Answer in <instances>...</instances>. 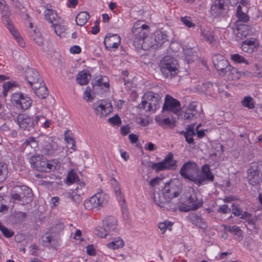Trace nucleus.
<instances>
[{
	"mask_svg": "<svg viewBox=\"0 0 262 262\" xmlns=\"http://www.w3.org/2000/svg\"><path fill=\"white\" fill-rule=\"evenodd\" d=\"M38 142L42 147V151L45 154L50 155L52 154L53 150L57 148V145L52 137L46 135H41L38 137Z\"/></svg>",
	"mask_w": 262,
	"mask_h": 262,
	"instance_id": "obj_12",
	"label": "nucleus"
},
{
	"mask_svg": "<svg viewBox=\"0 0 262 262\" xmlns=\"http://www.w3.org/2000/svg\"><path fill=\"white\" fill-rule=\"evenodd\" d=\"M36 177H40L41 180H38V184L41 186H48L52 184L56 179V176L54 174H37Z\"/></svg>",
	"mask_w": 262,
	"mask_h": 262,
	"instance_id": "obj_29",
	"label": "nucleus"
},
{
	"mask_svg": "<svg viewBox=\"0 0 262 262\" xmlns=\"http://www.w3.org/2000/svg\"><path fill=\"white\" fill-rule=\"evenodd\" d=\"M103 225L110 233L116 229L117 220L113 216H108L103 221Z\"/></svg>",
	"mask_w": 262,
	"mask_h": 262,
	"instance_id": "obj_28",
	"label": "nucleus"
},
{
	"mask_svg": "<svg viewBox=\"0 0 262 262\" xmlns=\"http://www.w3.org/2000/svg\"><path fill=\"white\" fill-rule=\"evenodd\" d=\"M187 206L185 207L184 211H189L190 210H195L198 208L202 207L203 205V202L199 201L196 199L195 195H191L187 199Z\"/></svg>",
	"mask_w": 262,
	"mask_h": 262,
	"instance_id": "obj_24",
	"label": "nucleus"
},
{
	"mask_svg": "<svg viewBox=\"0 0 262 262\" xmlns=\"http://www.w3.org/2000/svg\"><path fill=\"white\" fill-rule=\"evenodd\" d=\"M90 78V75L89 74H87L86 72L82 71L78 73L76 81L80 85H85L88 83Z\"/></svg>",
	"mask_w": 262,
	"mask_h": 262,
	"instance_id": "obj_34",
	"label": "nucleus"
},
{
	"mask_svg": "<svg viewBox=\"0 0 262 262\" xmlns=\"http://www.w3.org/2000/svg\"><path fill=\"white\" fill-rule=\"evenodd\" d=\"M86 252L88 254L90 255H95V250L94 249V247L92 245H89L86 247Z\"/></svg>",
	"mask_w": 262,
	"mask_h": 262,
	"instance_id": "obj_64",
	"label": "nucleus"
},
{
	"mask_svg": "<svg viewBox=\"0 0 262 262\" xmlns=\"http://www.w3.org/2000/svg\"><path fill=\"white\" fill-rule=\"evenodd\" d=\"M201 35L203 39L210 44L214 40L212 32L208 29H204L201 32Z\"/></svg>",
	"mask_w": 262,
	"mask_h": 262,
	"instance_id": "obj_39",
	"label": "nucleus"
},
{
	"mask_svg": "<svg viewBox=\"0 0 262 262\" xmlns=\"http://www.w3.org/2000/svg\"><path fill=\"white\" fill-rule=\"evenodd\" d=\"M149 27L140 22L135 23L132 28V37L133 43L136 48L147 50L154 45L152 38L148 35Z\"/></svg>",
	"mask_w": 262,
	"mask_h": 262,
	"instance_id": "obj_1",
	"label": "nucleus"
},
{
	"mask_svg": "<svg viewBox=\"0 0 262 262\" xmlns=\"http://www.w3.org/2000/svg\"><path fill=\"white\" fill-rule=\"evenodd\" d=\"M93 91L94 93L102 94L109 88L108 80L106 76L101 77L96 81L93 85Z\"/></svg>",
	"mask_w": 262,
	"mask_h": 262,
	"instance_id": "obj_22",
	"label": "nucleus"
},
{
	"mask_svg": "<svg viewBox=\"0 0 262 262\" xmlns=\"http://www.w3.org/2000/svg\"><path fill=\"white\" fill-rule=\"evenodd\" d=\"M121 42V37L117 34H107L104 40L106 49L112 50L118 48Z\"/></svg>",
	"mask_w": 262,
	"mask_h": 262,
	"instance_id": "obj_18",
	"label": "nucleus"
},
{
	"mask_svg": "<svg viewBox=\"0 0 262 262\" xmlns=\"http://www.w3.org/2000/svg\"><path fill=\"white\" fill-rule=\"evenodd\" d=\"M161 96L153 92H148L143 96V99H145L148 102L151 103L154 109L156 111L160 107Z\"/></svg>",
	"mask_w": 262,
	"mask_h": 262,
	"instance_id": "obj_21",
	"label": "nucleus"
},
{
	"mask_svg": "<svg viewBox=\"0 0 262 262\" xmlns=\"http://www.w3.org/2000/svg\"><path fill=\"white\" fill-rule=\"evenodd\" d=\"M214 179V177L210 170L209 165L205 164L201 167V171L199 170L194 184L200 186L203 184L205 181L213 182Z\"/></svg>",
	"mask_w": 262,
	"mask_h": 262,
	"instance_id": "obj_10",
	"label": "nucleus"
},
{
	"mask_svg": "<svg viewBox=\"0 0 262 262\" xmlns=\"http://www.w3.org/2000/svg\"><path fill=\"white\" fill-rule=\"evenodd\" d=\"M226 75L230 76L231 79L233 80L238 79L241 76L240 73L238 70L236 68L232 67L231 65L229 67Z\"/></svg>",
	"mask_w": 262,
	"mask_h": 262,
	"instance_id": "obj_40",
	"label": "nucleus"
},
{
	"mask_svg": "<svg viewBox=\"0 0 262 262\" xmlns=\"http://www.w3.org/2000/svg\"><path fill=\"white\" fill-rule=\"evenodd\" d=\"M16 121L20 128L28 131L31 130L35 125L33 119L24 114H19L17 117Z\"/></svg>",
	"mask_w": 262,
	"mask_h": 262,
	"instance_id": "obj_17",
	"label": "nucleus"
},
{
	"mask_svg": "<svg viewBox=\"0 0 262 262\" xmlns=\"http://www.w3.org/2000/svg\"><path fill=\"white\" fill-rule=\"evenodd\" d=\"M243 42L248 46L249 47L251 48L252 49H253L254 52L257 51V47L259 45L258 40L254 38H251L249 39H246Z\"/></svg>",
	"mask_w": 262,
	"mask_h": 262,
	"instance_id": "obj_43",
	"label": "nucleus"
},
{
	"mask_svg": "<svg viewBox=\"0 0 262 262\" xmlns=\"http://www.w3.org/2000/svg\"><path fill=\"white\" fill-rule=\"evenodd\" d=\"M260 168L257 164H253L248 169V180L249 183L254 186L257 184L260 180Z\"/></svg>",
	"mask_w": 262,
	"mask_h": 262,
	"instance_id": "obj_19",
	"label": "nucleus"
},
{
	"mask_svg": "<svg viewBox=\"0 0 262 262\" xmlns=\"http://www.w3.org/2000/svg\"><path fill=\"white\" fill-rule=\"evenodd\" d=\"M199 170V167L196 163L192 161H188L183 164L180 173L184 178L195 183Z\"/></svg>",
	"mask_w": 262,
	"mask_h": 262,
	"instance_id": "obj_5",
	"label": "nucleus"
},
{
	"mask_svg": "<svg viewBox=\"0 0 262 262\" xmlns=\"http://www.w3.org/2000/svg\"><path fill=\"white\" fill-rule=\"evenodd\" d=\"M1 228L2 229L1 230L6 237H11L14 235V232L11 230H9L8 228L5 226L1 227Z\"/></svg>",
	"mask_w": 262,
	"mask_h": 262,
	"instance_id": "obj_57",
	"label": "nucleus"
},
{
	"mask_svg": "<svg viewBox=\"0 0 262 262\" xmlns=\"http://www.w3.org/2000/svg\"><path fill=\"white\" fill-rule=\"evenodd\" d=\"M90 18L89 14L85 11L80 12L76 17V22L77 25L83 26Z\"/></svg>",
	"mask_w": 262,
	"mask_h": 262,
	"instance_id": "obj_33",
	"label": "nucleus"
},
{
	"mask_svg": "<svg viewBox=\"0 0 262 262\" xmlns=\"http://www.w3.org/2000/svg\"><path fill=\"white\" fill-rule=\"evenodd\" d=\"M13 6L19 10L21 12H25L26 11V9L21 3L18 0H12Z\"/></svg>",
	"mask_w": 262,
	"mask_h": 262,
	"instance_id": "obj_53",
	"label": "nucleus"
},
{
	"mask_svg": "<svg viewBox=\"0 0 262 262\" xmlns=\"http://www.w3.org/2000/svg\"><path fill=\"white\" fill-rule=\"evenodd\" d=\"M26 213L21 211L15 212L13 215L15 223H20L23 222L26 218Z\"/></svg>",
	"mask_w": 262,
	"mask_h": 262,
	"instance_id": "obj_48",
	"label": "nucleus"
},
{
	"mask_svg": "<svg viewBox=\"0 0 262 262\" xmlns=\"http://www.w3.org/2000/svg\"><path fill=\"white\" fill-rule=\"evenodd\" d=\"M158 227L160 229L162 233L164 234L167 228V225L166 222H162L159 224Z\"/></svg>",
	"mask_w": 262,
	"mask_h": 262,
	"instance_id": "obj_62",
	"label": "nucleus"
},
{
	"mask_svg": "<svg viewBox=\"0 0 262 262\" xmlns=\"http://www.w3.org/2000/svg\"><path fill=\"white\" fill-rule=\"evenodd\" d=\"M243 105L249 109H253L255 107L254 99L251 96H246L242 101Z\"/></svg>",
	"mask_w": 262,
	"mask_h": 262,
	"instance_id": "obj_44",
	"label": "nucleus"
},
{
	"mask_svg": "<svg viewBox=\"0 0 262 262\" xmlns=\"http://www.w3.org/2000/svg\"><path fill=\"white\" fill-rule=\"evenodd\" d=\"M9 16H7V21L2 20L3 23L7 25V28L10 30L12 35L14 37L16 40L17 41L19 46L21 47H24L25 45V43L24 41L23 38L21 36H19V33L17 31L16 29H14L13 26L12 24L9 20Z\"/></svg>",
	"mask_w": 262,
	"mask_h": 262,
	"instance_id": "obj_25",
	"label": "nucleus"
},
{
	"mask_svg": "<svg viewBox=\"0 0 262 262\" xmlns=\"http://www.w3.org/2000/svg\"><path fill=\"white\" fill-rule=\"evenodd\" d=\"M231 58L235 63H244L246 65L249 64V61L247 59L238 54L231 55Z\"/></svg>",
	"mask_w": 262,
	"mask_h": 262,
	"instance_id": "obj_42",
	"label": "nucleus"
},
{
	"mask_svg": "<svg viewBox=\"0 0 262 262\" xmlns=\"http://www.w3.org/2000/svg\"><path fill=\"white\" fill-rule=\"evenodd\" d=\"M201 89L202 92L211 94L213 90V84L209 82L204 83L201 86Z\"/></svg>",
	"mask_w": 262,
	"mask_h": 262,
	"instance_id": "obj_47",
	"label": "nucleus"
},
{
	"mask_svg": "<svg viewBox=\"0 0 262 262\" xmlns=\"http://www.w3.org/2000/svg\"><path fill=\"white\" fill-rule=\"evenodd\" d=\"M34 90L36 95L41 99L46 98L48 96V92L47 87L45 85L43 82L42 83H39L38 88H32Z\"/></svg>",
	"mask_w": 262,
	"mask_h": 262,
	"instance_id": "obj_31",
	"label": "nucleus"
},
{
	"mask_svg": "<svg viewBox=\"0 0 262 262\" xmlns=\"http://www.w3.org/2000/svg\"><path fill=\"white\" fill-rule=\"evenodd\" d=\"M177 61L170 56H165L160 62L161 71L167 78H171L178 73Z\"/></svg>",
	"mask_w": 262,
	"mask_h": 262,
	"instance_id": "obj_4",
	"label": "nucleus"
},
{
	"mask_svg": "<svg viewBox=\"0 0 262 262\" xmlns=\"http://www.w3.org/2000/svg\"><path fill=\"white\" fill-rule=\"evenodd\" d=\"M108 121L110 123L117 125H119L121 123V119L118 115L110 118L108 119Z\"/></svg>",
	"mask_w": 262,
	"mask_h": 262,
	"instance_id": "obj_58",
	"label": "nucleus"
},
{
	"mask_svg": "<svg viewBox=\"0 0 262 262\" xmlns=\"http://www.w3.org/2000/svg\"><path fill=\"white\" fill-rule=\"evenodd\" d=\"M91 88L90 86L86 87L85 89L84 94H83V98L86 101H92L93 100V98L91 96Z\"/></svg>",
	"mask_w": 262,
	"mask_h": 262,
	"instance_id": "obj_52",
	"label": "nucleus"
},
{
	"mask_svg": "<svg viewBox=\"0 0 262 262\" xmlns=\"http://www.w3.org/2000/svg\"><path fill=\"white\" fill-rule=\"evenodd\" d=\"M25 76L26 80L32 88H38L39 83L43 82V80L40 77L38 72L33 68H28L26 69Z\"/></svg>",
	"mask_w": 262,
	"mask_h": 262,
	"instance_id": "obj_15",
	"label": "nucleus"
},
{
	"mask_svg": "<svg viewBox=\"0 0 262 262\" xmlns=\"http://www.w3.org/2000/svg\"><path fill=\"white\" fill-rule=\"evenodd\" d=\"M222 227H224V229L225 231H227L231 233H233L234 235H236L239 237H241L242 235V231L241 228L237 226H227L225 225H223Z\"/></svg>",
	"mask_w": 262,
	"mask_h": 262,
	"instance_id": "obj_41",
	"label": "nucleus"
},
{
	"mask_svg": "<svg viewBox=\"0 0 262 262\" xmlns=\"http://www.w3.org/2000/svg\"><path fill=\"white\" fill-rule=\"evenodd\" d=\"M181 21L185 25L186 27L188 28L194 27L195 26V24H194L191 20L190 17H188L187 16L184 17H181Z\"/></svg>",
	"mask_w": 262,
	"mask_h": 262,
	"instance_id": "obj_51",
	"label": "nucleus"
},
{
	"mask_svg": "<svg viewBox=\"0 0 262 262\" xmlns=\"http://www.w3.org/2000/svg\"><path fill=\"white\" fill-rule=\"evenodd\" d=\"M232 213L236 216H239L242 214V210L237 204H232Z\"/></svg>",
	"mask_w": 262,
	"mask_h": 262,
	"instance_id": "obj_55",
	"label": "nucleus"
},
{
	"mask_svg": "<svg viewBox=\"0 0 262 262\" xmlns=\"http://www.w3.org/2000/svg\"><path fill=\"white\" fill-rule=\"evenodd\" d=\"M13 86V83L11 82L8 81L6 82L3 83V94L4 97H6L7 95V92L9 90V89L12 88Z\"/></svg>",
	"mask_w": 262,
	"mask_h": 262,
	"instance_id": "obj_54",
	"label": "nucleus"
},
{
	"mask_svg": "<svg viewBox=\"0 0 262 262\" xmlns=\"http://www.w3.org/2000/svg\"><path fill=\"white\" fill-rule=\"evenodd\" d=\"M77 186L74 189L73 192L78 196H80L84 194V193L86 191V187L85 186V184L83 182H76Z\"/></svg>",
	"mask_w": 262,
	"mask_h": 262,
	"instance_id": "obj_38",
	"label": "nucleus"
},
{
	"mask_svg": "<svg viewBox=\"0 0 262 262\" xmlns=\"http://www.w3.org/2000/svg\"><path fill=\"white\" fill-rule=\"evenodd\" d=\"M72 134L69 130H66L64 133L65 140L68 143H71L72 147H71L73 149L75 150L76 148L75 142L71 136Z\"/></svg>",
	"mask_w": 262,
	"mask_h": 262,
	"instance_id": "obj_50",
	"label": "nucleus"
},
{
	"mask_svg": "<svg viewBox=\"0 0 262 262\" xmlns=\"http://www.w3.org/2000/svg\"><path fill=\"white\" fill-rule=\"evenodd\" d=\"M212 61L220 75L225 76L227 74V71L228 70L230 65L223 56L220 54L213 55Z\"/></svg>",
	"mask_w": 262,
	"mask_h": 262,
	"instance_id": "obj_13",
	"label": "nucleus"
},
{
	"mask_svg": "<svg viewBox=\"0 0 262 262\" xmlns=\"http://www.w3.org/2000/svg\"><path fill=\"white\" fill-rule=\"evenodd\" d=\"M70 52L73 54H78L81 52V48L78 46H73L71 48Z\"/></svg>",
	"mask_w": 262,
	"mask_h": 262,
	"instance_id": "obj_63",
	"label": "nucleus"
},
{
	"mask_svg": "<svg viewBox=\"0 0 262 262\" xmlns=\"http://www.w3.org/2000/svg\"><path fill=\"white\" fill-rule=\"evenodd\" d=\"M155 121L159 125L163 127H169L172 128L176 126V122L170 120L169 118H163L162 115H158L155 118Z\"/></svg>",
	"mask_w": 262,
	"mask_h": 262,
	"instance_id": "obj_27",
	"label": "nucleus"
},
{
	"mask_svg": "<svg viewBox=\"0 0 262 262\" xmlns=\"http://www.w3.org/2000/svg\"><path fill=\"white\" fill-rule=\"evenodd\" d=\"M247 7H246L243 10V7L241 5H239L236 9V16L237 17V21H242L244 23H247L249 20V17L247 14Z\"/></svg>",
	"mask_w": 262,
	"mask_h": 262,
	"instance_id": "obj_30",
	"label": "nucleus"
},
{
	"mask_svg": "<svg viewBox=\"0 0 262 262\" xmlns=\"http://www.w3.org/2000/svg\"><path fill=\"white\" fill-rule=\"evenodd\" d=\"M124 242L120 237L114 238L112 242L107 244V247L110 249H116L122 248L124 246Z\"/></svg>",
	"mask_w": 262,
	"mask_h": 262,
	"instance_id": "obj_35",
	"label": "nucleus"
},
{
	"mask_svg": "<svg viewBox=\"0 0 262 262\" xmlns=\"http://www.w3.org/2000/svg\"><path fill=\"white\" fill-rule=\"evenodd\" d=\"M217 211L224 214H227L230 212L231 209L228 207L227 205H223L217 209Z\"/></svg>",
	"mask_w": 262,
	"mask_h": 262,
	"instance_id": "obj_59",
	"label": "nucleus"
},
{
	"mask_svg": "<svg viewBox=\"0 0 262 262\" xmlns=\"http://www.w3.org/2000/svg\"><path fill=\"white\" fill-rule=\"evenodd\" d=\"M197 104L195 102L191 103L184 114H178V119H183L185 122H188L197 118Z\"/></svg>",
	"mask_w": 262,
	"mask_h": 262,
	"instance_id": "obj_16",
	"label": "nucleus"
},
{
	"mask_svg": "<svg viewBox=\"0 0 262 262\" xmlns=\"http://www.w3.org/2000/svg\"><path fill=\"white\" fill-rule=\"evenodd\" d=\"M164 39L163 34L162 32L158 31L156 32L155 36V40L157 44H161L163 42L162 41Z\"/></svg>",
	"mask_w": 262,
	"mask_h": 262,
	"instance_id": "obj_56",
	"label": "nucleus"
},
{
	"mask_svg": "<svg viewBox=\"0 0 262 262\" xmlns=\"http://www.w3.org/2000/svg\"><path fill=\"white\" fill-rule=\"evenodd\" d=\"M96 234L101 238H104L109 233L108 231L106 230L105 227L99 226L96 229Z\"/></svg>",
	"mask_w": 262,
	"mask_h": 262,
	"instance_id": "obj_49",
	"label": "nucleus"
},
{
	"mask_svg": "<svg viewBox=\"0 0 262 262\" xmlns=\"http://www.w3.org/2000/svg\"><path fill=\"white\" fill-rule=\"evenodd\" d=\"M187 135L185 136V138L186 141L189 144H194V139L193 138V136L194 135H191V134L187 133Z\"/></svg>",
	"mask_w": 262,
	"mask_h": 262,
	"instance_id": "obj_61",
	"label": "nucleus"
},
{
	"mask_svg": "<svg viewBox=\"0 0 262 262\" xmlns=\"http://www.w3.org/2000/svg\"><path fill=\"white\" fill-rule=\"evenodd\" d=\"M0 11L2 14V20L7 21V16H9L10 12L5 0H0Z\"/></svg>",
	"mask_w": 262,
	"mask_h": 262,
	"instance_id": "obj_36",
	"label": "nucleus"
},
{
	"mask_svg": "<svg viewBox=\"0 0 262 262\" xmlns=\"http://www.w3.org/2000/svg\"><path fill=\"white\" fill-rule=\"evenodd\" d=\"M113 180L115 183V186H114V190L115 194L118 198V201L119 202L120 204L123 206L125 203V199L124 197V195L122 194L120 187L118 182L116 180L115 178H113Z\"/></svg>",
	"mask_w": 262,
	"mask_h": 262,
	"instance_id": "obj_32",
	"label": "nucleus"
},
{
	"mask_svg": "<svg viewBox=\"0 0 262 262\" xmlns=\"http://www.w3.org/2000/svg\"><path fill=\"white\" fill-rule=\"evenodd\" d=\"M173 155L171 152L169 153L161 162L152 163L151 168L156 172L165 169H173L176 166L177 161L173 159Z\"/></svg>",
	"mask_w": 262,
	"mask_h": 262,
	"instance_id": "obj_8",
	"label": "nucleus"
},
{
	"mask_svg": "<svg viewBox=\"0 0 262 262\" xmlns=\"http://www.w3.org/2000/svg\"><path fill=\"white\" fill-rule=\"evenodd\" d=\"M181 109V103L179 101L173 98L169 95H166L164 103L163 106V112L169 111L175 114H178Z\"/></svg>",
	"mask_w": 262,
	"mask_h": 262,
	"instance_id": "obj_14",
	"label": "nucleus"
},
{
	"mask_svg": "<svg viewBox=\"0 0 262 262\" xmlns=\"http://www.w3.org/2000/svg\"><path fill=\"white\" fill-rule=\"evenodd\" d=\"M227 6L225 0H215L211 7V13L215 16H219L226 9Z\"/></svg>",
	"mask_w": 262,
	"mask_h": 262,
	"instance_id": "obj_23",
	"label": "nucleus"
},
{
	"mask_svg": "<svg viewBox=\"0 0 262 262\" xmlns=\"http://www.w3.org/2000/svg\"><path fill=\"white\" fill-rule=\"evenodd\" d=\"M182 192V184L177 179L170 180L165 183L163 193L164 197L171 200L178 197Z\"/></svg>",
	"mask_w": 262,
	"mask_h": 262,
	"instance_id": "obj_6",
	"label": "nucleus"
},
{
	"mask_svg": "<svg viewBox=\"0 0 262 262\" xmlns=\"http://www.w3.org/2000/svg\"><path fill=\"white\" fill-rule=\"evenodd\" d=\"M108 199L105 193L98 192L85 200L83 205L86 210L98 211L107 203Z\"/></svg>",
	"mask_w": 262,
	"mask_h": 262,
	"instance_id": "obj_3",
	"label": "nucleus"
},
{
	"mask_svg": "<svg viewBox=\"0 0 262 262\" xmlns=\"http://www.w3.org/2000/svg\"><path fill=\"white\" fill-rule=\"evenodd\" d=\"M111 106L110 103H107L104 100L100 101L93 104V108L95 110L97 116L101 118L105 116L111 110L109 107Z\"/></svg>",
	"mask_w": 262,
	"mask_h": 262,
	"instance_id": "obj_20",
	"label": "nucleus"
},
{
	"mask_svg": "<svg viewBox=\"0 0 262 262\" xmlns=\"http://www.w3.org/2000/svg\"><path fill=\"white\" fill-rule=\"evenodd\" d=\"M139 107L140 109H142L146 112H149L151 114L156 112L151 106V103L148 102L145 99L142 98V102L139 104Z\"/></svg>",
	"mask_w": 262,
	"mask_h": 262,
	"instance_id": "obj_37",
	"label": "nucleus"
},
{
	"mask_svg": "<svg viewBox=\"0 0 262 262\" xmlns=\"http://www.w3.org/2000/svg\"><path fill=\"white\" fill-rule=\"evenodd\" d=\"M185 60L189 63L198 59L197 49L195 48H186L183 49Z\"/></svg>",
	"mask_w": 262,
	"mask_h": 262,
	"instance_id": "obj_26",
	"label": "nucleus"
},
{
	"mask_svg": "<svg viewBox=\"0 0 262 262\" xmlns=\"http://www.w3.org/2000/svg\"><path fill=\"white\" fill-rule=\"evenodd\" d=\"M44 15L45 19L54 28L55 33L57 35H60L61 33L64 31V29L63 27L61 28V27L59 25L60 18L57 13L51 8V5H47L44 11Z\"/></svg>",
	"mask_w": 262,
	"mask_h": 262,
	"instance_id": "obj_7",
	"label": "nucleus"
},
{
	"mask_svg": "<svg viewBox=\"0 0 262 262\" xmlns=\"http://www.w3.org/2000/svg\"><path fill=\"white\" fill-rule=\"evenodd\" d=\"M67 181L70 183H76L79 182V179L74 170L72 169L69 171L67 176Z\"/></svg>",
	"mask_w": 262,
	"mask_h": 262,
	"instance_id": "obj_45",
	"label": "nucleus"
},
{
	"mask_svg": "<svg viewBox=\"0 0 262 262\" xmlns=\"http://www.w3.org/2000/svg\"><path fill=\"white\" fill-rule=\"evenodd\" d=\"M8 174L7 166L3 163H0V182L6 179Z\"/></svg>",
	"mask_w": 262,
	"mask_h": 262,
	"instance_id": "obj_46",
	"label": "nucleus"
},
{
	"mask_svg": "<svg viewBox=\"0 0 262 262\" xmlns=\"http://www.w3.org/2000/svg\"><path fill=\"white\" fill-rule=\"evenodd\" d=\"M241 48L242 51H243L245 52L248 53H252L254 52L253 49H252L251 48L249 47L248 46H247L245 43H244L243 42L242 43Z\"/></svg>",
	"mask_w": 262,
	"mask_h": 262,
	"instance_id": "obj_60",
	"label": "nucleus"
},
{
	"mask_svg": "<svg viewBox=\"0 0 262 262\" xmlns=\"http://www.w3.org/2000/svg\"><path fill=\"white\" fill-rule=\"evenodd\" d=\"M11 195L13 199L21 201L24 198H31L32 196V193L31 189L26 186L18 185L13 187Z\"/></svg>",
	"mask_w": 262,
	"mask_h": 262,
	"instance_id": "obj_9",
	"label": "nucleus"
},
{
	"mask_svg": "<svg viewBox=\"0 0 262 262\" xmlns=\"http://www.w3.org/2000/svg\"><path fill=\"white\" fill-rule=\"evenodd\" d=\"M31 167L38 171L49 172L54 170L56 164L54 161H47L42 155L35 154L29 159Z\"/></svg>",
	"mask_w": 262,
	"mask_h": 262,
	"instance_id": "obj_2",
	"label": "nucleus"
},
{
	"mask_svg": "<svg viewBox=\"0 0 262 262\" xmlns=\"http://www.w3.org/2000/svg\"><path fill=\"white\" fill-rule=\"evenodd\" d=\"M11 99L15 106L23 110L29 108L32 102L30 97L23 93H15Z\"/></svg>",
	"mask_w": 262,
	"mask_h": 262,
	"instance_id": "obj_11",
	"label": "nucleus"
}]
</instances>
